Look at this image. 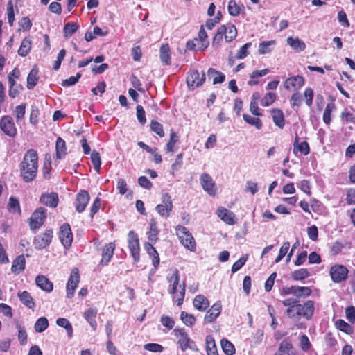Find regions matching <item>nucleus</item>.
<instances>
[{
    "label": "nucleus",
    "mask_w": 355,
    "mask_h": 355,
    "mask_svg": "<svg viewBox=\"0 0 355 355\" xmlns=\"http://www.w3.org/2000/svg\"><path fill=\"white\" fill-rule=\"evenodd\" d=\"M38 168V155L33 149L28 150L20 164L21 175L23 180L29 182L33 181L37 175Z\"/></svg>",
    "instance_id": "1"
},
{
    "label": "nucleus",
    "mask_w": 355,
    "mask_h": 355,
    "mask_svg": "<svg viewBox=\"0 0 355 355\" xmlns=\"http://www.w3.org/2000/svg\"><path fill=\"white\" fill-rule=\"evenodd\" d=\"M168 279L172 284L170 293L173 294V300L178 306H180L183 303L184 298L185 288L184 286L179 285V272L178 270H174Z\"/></svg>",
    "instance_id": "2"
},
{
    "label": "nucleus",
    "mask_w": 355,
    "mask_h": 355,
    "mask_svg": "<svg viewBox=\"0 0 355 355\" xmlns=\"http://www.w3.org/2000/svg\"><path fill=\"white\" fill-rule=\"evenodd\" d=\"M175 233L180 243L185 248L191 252L196 250V243L195 239L185 227L178 225L175 228Z\"/></svg>",
    "instance_id": "3"
},
{
    "label": "nucleus",
    "mask_w": 355,
    "mask_h": 355,
    "mask_svg": "<svg viewBox=\"0 0 355 355\" xmlns=\"http://www.w3.org/2000/svg\"><path fill=\"white\" fill-rule=\"evenodd\" d=\"M173 332L175 336L178 339V343L180 345L181 349L183 352H184L188 347L195 351L198 350V348L188 337L187 334L184 331V329L176 327L174 329Z\"/></svg>",
    "instance_id": "4"
},
{
    "label": "nucleus",
    "mask_w": 355,
    "mask_h": 355,
    "mask_svg": "<svg viewBox=\"0 0 355 355\" xmlns=\"http://www.w3.org/2000/svg\"><path fill=\"white\" fill-rule=\"evenodd\" d=\"M173 202L171 196L165 193L162 197V203L157 205L155 207L157 212L163 218H167L169 217L171 211L173 210Z\"/></svg>",
    "instance_id": "5"
},
{
    "label": "nucleus",
    "mask_w": 355,
    "mask_h": 355,
    "mask_svg": "<svg viewBox=\"0 0 355 355\" xmlns=\"http://www.w3.org/2000/svg\"><path fill=\"white\" fill-rule=\"evenodd\" d=\"M347 268L343 265H334L330 268V276L334 283H340L347 278Z\"/></svg>",
    "instance_id": "6"
},
{
    "label": "nucleus",
    "mask_w": 355,
    "mask_h": 355,
    "mask_svg": "<svg viewBox=\"0 0 355 355\" xmlns=\"http://www.w3.org/2000/svg\"><path fill=\"white\" fill-rule=\"evenodd\" d=\"M128 248L135 262L139 260V242L137 234L132 230L128 234Z\"/></svg>",
    "instance_id": "7"
},
{
    "label": "nucleus",
    "mask_w": 355,
    "mask_h": 355,
    "mask_svg": "<svg viewBox=\"0 0 355 355\" xmlns=\"http://www.w3.org/2000/svg\"><path fill=\"white\" fill-rule=\"evenodd\" d=\"M200 184L209 195L214 196L216 194L217 188L213 178L207 173H202L200 177Z\"/></svg>",
    "instance_id": "8"
},
{
    "label": "nucleus",
    "mask_w": 355,
    "mask_h": 355,
    "mask_svg": "<svg viewBox=\"0 0 355 355\" xmlns=\"http://www.w3.org/2000/svg\"><path fill=\"white\" fill-rule=\"evenodd\" d=\"M45 211V209L40 207L33 212L29 218V225L32 230H37L43 225L46 218Z\"/></svg>",
    "instance_id": "9"
},
{
    "label": "nucleus",
    "mask_w": 355,
    "mask_h": 355,
    "mask_svg": "<svg viewBox=\"0 0 355 355\" xmlns=\"http://www.w3.org/2000/svg\"><path fill=\"white\" fill-rule=\"evenodd\" d=\"M80 281V276L78 273V269L77 268H74L68 279L67 284V297L68 298H71L74 295V291L77 288Z\"/></svg>",
    "instance_id": "10"
},
{
    "label": "nucleus",
    "mask_w": 355,
    "mask_h": 355,
    "mask_svg": "<svg viewBox=\"0 0 355 355\" xmlns=\"http://www.w3.org/2000/svg\"><path fill=\"white\" fill-rule=\"evenodd\" d=\"M52 238V230H46L45 232L35 237L33 245L36 249H43L51 243Z\"/></svg>",
    "instance_id": "11"
},
{
    "label": "nucleus",
    "mask_w": 355,
    "mask_h": 355,
    "mask_svg": "<svg viewBox=\"0 0 355 355\" xmlns=\"http://www.w3.org/2000/svg\"><path fill=\"white\" fill-rule=\"evenodd\" d=\"M205 80V73L203 72L200 76V73L197 70H193L190 72L187 78L188 87L191 89H194L201 86Z\"/></svg>",
    "instance_id": "12"
},
{
    "label": "nucleus",
    "mask_w": 355,
    "mask_h": 355,
    "mask_svg": "<svg viewBox=\"0 0 355 355\" xmlns=\"http://www.w3.org/2000/svg\"><path fill=\"white\" fill-rule=\"evenodd\" d=\"M297 311L300 313V318L302 317L310 320L315 310V303L312 300H308L303 304H297Z\"/></svg>",
    "instance_id": "13"
},
{
    "label": "nucleus",
    "mask_w": 355,
    "mask_h": 355,
    "mask_svg": "<svg viewBox=\"0 0 355 355\" xmlns=\"http://www.w3.org/2000/svg\"><path fill=\"white\" fill-rule=\"evenodd\" d=\"M59 238L64 248L71 246L73 241V235L69 225L64 224L60 227Z\"/></svg>",
    "instance_id": "14"
},
{
    "label": "nucleus",
    "mask_w": 355,
    "mask_h": 355,
    "mask_svg": "<svg viewBox=\"0 0 355 355\" xmlns=\"http://www.w3.org/2000/svg\"><path fill=\"white\" fill-rule=\"evenodd\" d=\"M89 201V195L85 190L80 191L76 196L75 200L76 210L78 213L83 212Z\"/></svg>",
    "instance_id": "15"
},
{
    "label": "nucleus",
    "mask_w": 355,
    "mask_h": 355,
    "mask_svg": "<svg viewBox=\"0 0 355 355\" xmlns=\"http://www.w3.org/2000/svg\"><path fill=\"white\" fill-rule=\"evenodd\" d=\"M304 84V79L301 76H295L287 78L284 83V87L288 90L297 91Z\"/></svg>",
    "instance_id": "16"
},
{
    "label": "nucleus",
    "mask_w": 355,
    "mask_h": 355,
    "mask_svg": "<svg viewBox=\"0 0 355 355\" xmlns=\"http://www.w3.org/2000/svg\"><path fill=\"white\" fill-rule=\"evenodd\" d=\"M1 129L10 137H14L17 133V129L11 117L5 116L0 123Z\"/></svg>",
    "instance_id": "17"
},
{
    "label": "nucleus",
    "mask_w": 355,
    "mask_h": 355,
    "mask_svg": "<svg viewBox=\"0 0 355 355\" xmlns=\"http://www.w3.org/2000/svg\"><path fill=\"white\" fill-rule=\"evenodd\" d=\"M217 216L223 222L230 225H234L236 222L234 214L223 207L218 208Z\"/></svg>",
    "instance_id": "18"
},
{
    "label": "nucleus",
    "mask_w": 355,
    "mask_h": 355,
    "mask_svg": "<svg viewBox=\"0 0 355 355\" xmlns=\"http://www.w3.org/2000/svg\"><path fill=\"white\" fill-rule=\"evenodd\" d=\"M275 355H297V352L291 341L285 339L279 344V349Z\"/></svg>",
    "instance_id": "19"
},
{
    "label": "nucleus",
    "mask_w": 355,
    "mask_h": 355,
    "mask_svg": "<svg viewBox=\"0 0 355 355\" xmlns=\"http://www.w3.org/2000/svg\"><path fill=\"white\" fill-rule=\"evenodd\" d=\"M222 309V305L220 302H216L206 313L205 322L210 323L215 320L220 315Z\"/></svg>",
    "instance_id": "20"
},
{
    "label": "nucleus",
    "mask_w": 355,
    "mask_h": 355,
    "mask_svg": "<svg viewBox=\"0 0 355 355\" xmlns=\"http://www.w3.org/2000/svg\"><path fill=\"white\" fill-rule=\"evenodd\" d=\"M115 247L114 243L110 242L103 248L101 264L107 265L108 263L114 254Z\"/></svg>",
    "instance_id": "21"
},
{
    "label": "nucleus",
    "mask_w": 355,
    "mask_h": 355,
    "mask_svg": "<svg viewBox=\"0 0 355 355\" xmlns=\"http://www.w3.org/2000/svg\"><path fill=\"white\" fill-rule=\"evenodd\" d=\"M40 202L50 207H55L58 203V196L54 192L43 194L40 197Z\"/></svg>",
    "instance_id": "22"
},
{
    "label": "nucleus",
    "mask_w": 355,
    "mask_h": 355,
    "mask_svg": "<svg viewBox=\"0 0 355 355\" xmlns=\"http://www.w3.org/2000/svg\"><path fill=\"white\" fill-rule=\"evenodd\" d=\"M35 283L42 290L51 292L53 289V283L45 276L38 275L35 278Z\"/></svg>",
    "instance_id": "23"
},
{
    "label": "nucleus",
    "mask_w": 355,
    "mask_h": 355,
    "mask_svg": "<svg viewBox=\"0 0 355 355\" xmlns=\"http://www.w3.org/2000/svg\"><path fill=\"white\" fill-rule=\"evenodd\" d=\"M97 312L98 311L96 309L90 308L87 309L84 312L83 315L85 319L87 321V322L94 330H95L97 327V322L96 321Z\"/></svg>",
    "instance_id": "24"
},
{
    "label": "nucleus",
    "mask_w": 355,
    "mask_h": 355,
    "mask_svg": "<svg viewBox=\"0 0 355 355\" xmlns=\"http://www.w3.org/2000/svg\"><path fill=\"white\" fill-rule=\"evenodd\" d=\"M39 70L36 66H34L31 70L27 77V87L29 89H33L37 83L39 76Z\"/></svg>",
    "instance_id": "25"
},
{
    "label": "nucleus",
    "mask_w": 355,
    "mask_h": 355,
    "mask_svg": "<svg viewBox=\"0 0 355 355\" xmlns=\"http://www.w3.org/2000/svg\"><path fill=\"white\" fill-rule=\"evenodd\" d=\"M193 304L194 307L200 311H205L209 306V300L202 295L196 296Z\"/></svg>",
    "instance_id": "26"
},
{
    "label": "nucleus",
    "mask_w": 355,
    "mask_h": 355,
    "mask_svg": "<svg viewBox=\"0 0 355 355\" xmlns=\"http://www.w3.org/2000/svg\"><path fill=\"white\" fill-rule=\"evenodd\" d=\"M207 34L202 26L198 33V38H196L198 41V50L204 51L209 46V41L207 40Z\"/></svg>",
    "instance_id": "27"
},
{
    "label": "nucleus",
    "mask_w": 355,
    "mask_h": 355,
    "mask_svg": "<svg viewBox=\"0 0 355 355\" xmlns=\"http://www.w3.org/2000/svg\"><path fill=\"white\" fill-rule=\"evenodd\" d=\"M20 301L28 309H33L35 306V302L30 295V293L26 291L19 292L17 294Z\"/></svg>",
    "instance_id": "28"
},
{
    "label": "nucleus",
    "mask_w": 355,
    "mask_h": 355,
    "mask_svg": "<svg viewBox=\"0 0 355 355\" xmlns=\"http://www.w3.org/2000/svg\"><path fill=\"white\" fill-rule=\"evenodd\" d=\"M221 27H224L225 29L224 35L227 42H230L236 38L237 35V30L234 25L227 24L226 25L221 26Z\"/></svg>",
    "instance_id": "29"
},
{
    "label": "nucleus",
    "mask_w": 355,
    "mask_h": 355,
    "mask_svg": "<svg viewBox=\"0 0 355 355\" xmlns=\"http://www.w3.org/2000/svg\"><path fill=\"white\" fill-rule=\"evenodd\" d=\"M270 112L275 124L279 128H282L284 125V117L282 110L274 108L271 110Z\"/></svg>",
    "instance_id": "30"
},
{
    "label": "nucleus",
    "mask_w": 355,
    "mask_h": 355,
    "mask_svg": "<svg viewBox=\"0 0 355 355\" xmlns=\"http://www.w3.org/2000/svg\"><path fill=\"white\" fill-rule=\"evenodd\" d=\"M160 60L166 65L171 64V53L168 44H162L159 49Z\"/></svg>",
    "instance_id": "31"
},
{
    "label": "nucleus",
    "mask_w": 355,
    "mask_h": 355,
    "mask_svg": "<svg viewBox=\"0 0 355 355\" xmlns=\"http://www.w3.org/2000/svg\"><path fill=\"white\" fill-rule=\"evenodd\" d=\"M207 76L209 79H212L213 84L222 83L225 78V76L215 69L210 68L207 71Z\"/></svg>",
    "instance_id": "32"
},
{
    "label": "nucleus",
    "mask_w": 355,
    "mask_h": 355,
    "mask_svg": "<svg viewBox=\"0 0 355 355\" xmlns=\"http://www.w3.org/2000/svg\"><path fill=\"white\" fill-rule=\"evenodd\" d=\"M287 44L291 46L293 49L302 51L305 49L306 44L305 43L299 39L298 37L293 38L292 37H289L287 38Z\"/></svg>",
    "instance_id": "33"
},
{
    "label": "nucleus",
    "mask_w": 355,
    "mask_h": 355,
    "mask_svg": "<svg viewBox=\"0 0 355 355\" xmlns=\"http://www.w3.org/2000/svg\"><path fill=\"white\" fill-rule=\"evenodd\" d=\"M145 249L150 257L152 258L153 266L157 268L159 263V257L157 250L150 243H146Z\"/></svg>",
    "instance_id": "34"
},
{
    "label": "nucleus",
    "mask_w": 355,
    "mask_h": 355,
    "mask_svg": "<svg viewBox=\"0 0 355 355\" xmlns=\"http://www.w3.org/2000/svg\"><path fill=\"white\" fill-rule=\"evenodd\" d=\"M56 157L59 159H62L66 155V145L65 141L61 138L58 137L56 141Z\"/></svg>",
    "instance_id": "35"
},
{
    "label": "nucleus",
    "mask_w": 355,
    "mask_h": 355,
    "mask_svg": "<svg viewBox=\"0 0 355 355\" xmlns=\"http://www.w3.org/2000/svg\"><path fill=\"white\" fill-rule=\"evenodd\" d=\"M31 49V41L29 38L25 37L20 45V47L18 50V53L19 55L24 57L28 54Z\"/></svg>",
    "instance_id": "36"
},
{
    "label": "nucleus",
    "mask_w": 355,
    "mask_h": 355,
    "mask_svg": "<svg viewBox=\"0 0 355 355\" xmlns=\"http://www.w3.org/2000/svg\"><path fill=\"white\" fill-rule=\"evenodd\" d=\"M56 324L59 327H63L66 329L67 334L69 338H72L73 336V327L70 322L64 318H59L56 320Z\"/></svg>",
    "instance_id": "37"
},
{
    "label": "nucleus",
    "mask_w": 355,
    "mask_h": 355,
    "mask_svg": "<svg viewBox=\"0 0 355 355\" xmlns=\"http://www.w3.org/2000/svg\"><path fill=\"white\" fill-rule=\"evenodd\" d=\"M206 347L207 355H218L215 341L211 336L206 337Z\"/></svg>",
    "instance_id": "38"
},
{
    "label": "nucleus",
    "mask_w": 355,
    "mask_h": 355,
    "mask_svg": "<svg viewBox=\"0 0 355 355\" xmlns=\"http://www.w3.org/2000/svg\"><path fill=\"white\" fill-rule=\"evenodd\" d=\"M25 258L23 255L18 256L12 263V270L14 272H19L21 271L25 268Z\"/></svg>",
    "instance_id": "39"
},
{
    "label": "nucleus",
    "mask_w": 355,
    "mask_h": 355,
    "mask_svg": "<svg viewBox=\"0 0 355 355\" xmlns=\"http://www.w3.org/2000/svg\"><path fill=\"white\" fill-rule=\"evenodd\" d=\"M228 12L232 16H238L242 10H244L243 6H239L235 0H230L228 3Z\"/></svg>",
    "instance_id": "40"
},
{
    "label": "nucleus",
    "mask_w": 355,
    "mask_h": 355,
    "mask_svg": "<svg viewBox=\"0 0 355 355\" xmlns=\"http://www.w3.org/2000/svg\"><path fill=\"white\" fill-rule=\"evenodd\" d=\"M293 153L296 154L299 151L304 155H307L310 152L309 145L306 141H302L293 145Z\"/></svg>",
    "instance_id": "41"
},
{
    "label": "nucleus",
    "mask_w": 355,
    "mask_h": 355,
    "mask_svg": "<svg viewBox=\"0 0 355 355\" xmlns=\"http://www.w3.org/2000/svg\"><path fill=\"white\" fill-rule=\"evenodd\" d=\"M179 141V136L173 131V130H171L170 131V139L168 142L166 144V150L168 152L174 153L175 144Z\"/></svg>",
    "instance_id": "42"
},
{
    "label": "nucleus",
    "mask_w": 355,
    "mask_h": 355,
    "mask_svg": "<svg viewBox=\"0 0 355 355\" xmlns=\"http://www.w3.org/2000/svg\"><path fill=\"white\" fill-rule=\"evenodd\" d=\"M49 327V321L46 318L41 317L35 322L34 328L35 331L41 333L46 330Z\"/></svg>",
    "instance_id": "43"
},
{
    "label": "nucleus",
    "mask_w": 355,
    "mask_h": 355,
    "mask_svg": "<svg viewBox=\"0 0 355 355\" xmlns=\"http://www.w3.org/2000/svg\"><path fill=\"white\" fill-rule=\"evenodd\" d=\"M158 233L159 231L157 230L156 223L154 221H152L150 224L149 232H148V240L155 243L157 240Z\"/></svg>",
    "instance_id": "44"
},
{
    "label": "nucleus",
    "mask_w": 355,
    "mask_h": 355,
    "mask_svg": "<svg viewBox=\"0 0 355 355\" xmlns=\"http://www.w3.org/2000/svg\"><path fill=\"white\" fill-rule=\"evenodd\" d=\"M275 41L271 40V41H264L259 44L258 52L259 54L263 55L266 53H269L271 52V49L270 48V46L275 45Z\"/></svg>",
    "instance_id": "45"
},
{
    "label": "nucleus",
    "mask_w": 355,
    "mask_h": 355,
    "mask_svg": "<svg viewBox=\"0 0 355 355\" xmlns=\"http://www.w3.org/2000/svg\"><path fill=\"white\" fill-rule=\"evenodd\" d=\"M336 109V106L334 103H328L324 109L323 113V121L327 125H329L331 122V114L332 111Z\"/></svg>",
    "instance_id": "46"
},
{
    "label": "nucleus",
    "mask_w": 355,
    "mask_h": 355,
    "mask_svg": "<svg viewBox=\"0 0 355 355\" xmlns=\"http://www.w3.org/2000/svg\"><path fill=\"white\" fill-rule=\"evenodd\" d=\"M91 161L93 164L94 169L98 173L101 165L100 154L96 151H93L91 154Z\"/></svg>",
    "instance_id": "47"
},
{
    "label": "nucleus",
    "mask_w": 355,
    "mask_h": 355,
    "mask_svg": "<svg viewBox=\"0 0 355 355\" xmlns=\"http://www.w3.org/2000/svg\"><path fill=\"white\" fill-rule=\"evenodd\" d=\"M180 318L183 323L187 326L191 327L196 322L195 317L193 315L189 314L185 311H182L180 314Z\"/></svg>",
    "instance_id": "48"
},
{
    "label": "nucleus",
    "mask_w": 355,
    "mask_h": 355,
    "mask_svg": "<svg viewBox=\"0 0 355 355\" xmlns=\"http://www.w3.org/2000/svg\"><path fill=\"white\" fill-rule=\"evenodd\" d=\"M309 275V272L307 269L301 268L295 270L292 272L291 277L295 280H302L306 278Z\"/></svg>",
    "instance_id": "49"
},
{
    "label": "nucleus",
    "mask_w": 355,
    "mask_h": 355,
    "mask_svg": "<svg viewBox=\"0 0 355 355\" xmlns=\"http://www.w3.org/2000/svg\"><path fill=\"white\" fill-rule=\"evenodd\" d=\"M243 118L246 123L255 126L257 129H260L262 126L261 121L259 118L252 117L248 114H243Z\"/></svg>",
    "instance_id": "50"
},
{
    "label": "nucleus",
    "mask_w": 355,
    "mask_h": 355,
    "mask_svg": "<svg viewBox=\"0 0 355 355\" xmlns=\"http://www.w3.org/2000/svg\"><path fill=\"white\" fill-rule=\"evenodd\" d=\"M336 328L347 334H351L352 332V327L343 320H338L335 324Z\"/></svg>",
    "instance_id": "51"
},
{
    "label": "nucleus",
    "mask_w": 355,
    "mask_h": 355,
    "mask_svg": "<svg viewBox=\"0 0 355 355\" xmlns=\"http://www.w3.org/2000/svg\"><path fill=\"white\" fill-rule=\"evenodd\" d=\"M276 99V94L272 92L267 93L261 100V105L268 107L272 105Z\"/></svg>",
    "instance_id": "52"
},
{
    "label": "nucleus",
    "mask_w": 355,
    "mask_h": 355,
    "mask_svg": "<svg viewBox=\"0 0 355 355\" xmlns=\"http://www.w3.org/2000/svg\"><path fill=\"white\" fill-rule=\"evenodd\" d=\"M78 25L75 23H67L64 27V35L65 37L71 36L78 29Z\"/></svg>",
    "instance_id": "53"
},
{
    "label": "nucleus",
    "mask_w": 355,
    "mask_h": 355,
    "mask_svg": "<svg viewBox=\"0 0 355 355\" xmlns=\"http://www.w3.org/2000/svg\"><path fill=\"white\" fill-rule=\"evenodd\" d=\"M150 128L153 132L157 134L159 137H163L164 136L163 126L157 121H151Z\"/></svg>",
    "instance_id": "54"
},
{
    "label": "nucleus",
    "mask_w": 355,
    "mask_h": 355,
    "mask_svg": "<svg viewBox=\"0 0 355 355\" xmlns=\"http://www.w3.org/2000/svg\"><path fill=\"white\" fill-rule=\"evenodd\" d=\"M221 347L223 352L227 355H232L235 352V348L234 345L227 340H221Z\"/></svg>",
    "instance_id": "55"
},
{
    "label": "nucleus",
    "mask_w": 355,
    "mask_h": 355,
    "mask_svg": "<svg viewBox=\"0 0 355 355\" xmlns=\"http://www.w3.org/2000/svg\"><path fill=\"white\" fill-rule=\"evenodd\" d=\"M248 258V254L243 255L238 261H236L232 266V272H236L239 270L242 266L245 263Z\"/></svg>",
    "instance_id": "56"
},
{
    "label": "nucleus",
    "mask_w": 355,
    "mask_h": 355,
    "mask_svg": "<svg viewBox=\"0 0 355 355\" xmlns=\"http://www.w3.org/2000/svg\"><path fill=\"white\" fill-rule=\"evenodd\" d=\"M311 290L309 287H303V286H296V293L295 297L297 298L300 297H306L311 295Z\"/></svg>",
    "instance_id": "57"
},
{
    "label": "nucleus",
    "mask_w": 355,
    "mask_h": 355,
    "mask_svg": "<svg viewBox=\"0 0 355 355\" xmlns=\"http://www.w3.org/2000/svg\"><path fill=\"white\" fill-rule=\"evenodd\" d=\"M290 248V243L288 241L284 242L280 248L279 255L275 259V263L279 262L287 254Z\"/></svg>",
    "instance_id": "58"
},
{
    "label": "nucleus",
    "mask_w": 355,
    "mask_h": 355,
    "mask_svg": "<svg viewBox=\"0 0 355 355\" xmlns=\"http://www.w3.org/2000/svg\"><path fill=\"white\" fill-rule=\"evenodd\" d=\"M245 191L254 195L259 191V185L257 182L252 180L247 181Z\"/></svg>",
    "instance_id": "59"
},
{
    "label": "nucleus",
    "mask_w": 355,
    "mask_h": 355,
    "mask_svg": "<svg viewBox=\"0 0 355 355\" xmlns=\"http://www.w3.org/2000/svg\"><path fill=\"white\" fill-rule=\"evenodd\" d=\"M251 46V42H248L242 46L237 53L236 58L240 60L245 58L248 55V49Z\"/></svg>",
    "instance_id": "60"
},
{
    "label": "nucleus",
    "mask_w": 355,
    "mask_h": 355,
    "mask_svg": "<svg viewBox=\"0 0 355 355\" xmlns=\"http://www.w3.org/2000/svg\"><path fill=\"white\" fill-rule=\"evenodd\" d=\"M286 314L291 319H293L295 320H299L300 319V313H299V311H297V305L293 306L291 307H288L286 309Z\"/></svg>",
    "instance_id": "61"
},
{
    "label": "nucleus",
    "mask_w": 355,
    "mask_h": 355,
    "mask_svg": "<svg viewBox=\"0 0 355 355\" xmlns=\"http://www.w3.org/2000/svg\"><path fill=\"white\" fill-rule=\"evenodd\" d=\"M144 348L146 350L153 352H162L164 350V347L157 343H147L144 345Z\"/></svg>",
    "instance_id": "62"
},
{
    "label": "nucleus",
    "mask_w": 355,
    "mask_h": 355,
    "mask_svg": "<svg viewBox=\"0 0 355 355\" xmlns=\"http://www.w3.org/2000/svg\"><path fill=\"white\" fill-rule=\"evenodd\" d=\"M8 208L10 211L11 212L20 213L19 202L17 199H15L13 198H10L9 199Z\"/></svg>",
    "instance_id": "63"
},
{
    "label": "nucleus",
    "mask_w": 355,
    "mask_h": 355,
    "mask_svg": "<svg viewBox=\"0 0 355 355\" xmlns=\"http://www.w3.org/2000/svg\"><path fill=\"white\" fill-rule=\"evenodd\" d=\"M304 97L307 106L310 107L313 103V91L311 88L307 87L304 92Z\"/></svg>",
    "instance_id": "64"
}]
</instances>
